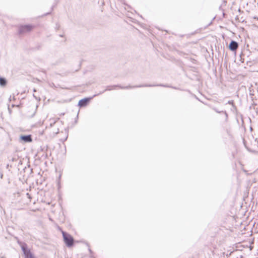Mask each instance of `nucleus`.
<instances>
[{
  "label": "nucleus",
  "mask_w": 258,
  "mask_h": 258,
  "mask_svg": "<svg viewBox=\"0 0 258 258\" xmlns=\"http://www.w3.org/2000/svg\"><path fill=\"white\" fill-rule=\"evenodd\" d=\"M24 258H36L31 250L28 248L26 244L21 246Z\"/></svg>",
  "instance_id": "f257e3e1"
},
{
  "label": "nucleus",
  "mask_w": 258,
  "mask_h": 258,
  "mask_svg": "<svg viewBox=\"0 0 258 258\" xmlns=\"http://www.w3.org/2000/svg\"><path fill=\"white\" fill-rule=\"evenodd\" d=\"M62 234L66 244L68 246H72L74 243V239L73 237L70 234H67L63 231H62Z\"/></svg>",
  "instance_id": "f03ea898"
},
{
  "label": "nucleus",
  "mask_w": 258,
  "mask_h": 258,
  "mask_svg": "<svg viewBox=\"0 0 258 258\" xmlns=\"http://www.w3.org/2000/svg\"><path fill=\"white\" fill-rule=\"evenodd\" d=\"M34 27L32 25H23L21 26L19 29L20 34L30 32Z\"/></svg>",
  "instance_id": "7ed1b4c3"
},
{
  "label": "nucleus",
  "mask_w": 258,
  "mask_h": 258,
  "mask_svg": "<svg viewBox=\"0 0 258 258\" xmlns=\"http://www.w3.org/2000/svg\"><path fill=\"white\" fill-rule=\"evenodd\" d=\"M90 100L89 98H84L79 101L78 105L80 107H84L87 105Z\"/></svg>",
  "instance_id": "20e7f679"
},
{
  "label": "nucleus",
  "mask_w": 258,
  "mask_h": 258,
  "mask_svg": "<svg viewBox=\"0 0 258 258\" xmlns=\"http://www.w3.org/2000/svg\"><path fill=\"white\" fill-rule=\"evenodd\" d=\"M238 47V45L237 43L234 41H232L231 42V43L229 44V49L232 51L236 50L237 49Z\"/></svg>",
  "instance_id": "39448f33"
},
{
  "label": "nucleus",
  "mask_w": 258,
  "mask_h": 258,
  "mask_svg": "<svg viewBox=\"0 0 258 258\" xmlns=\"http://www.w3.org/2000/svg\"><path fill=\"white\" fill-rule=\"evenodd\" d=\"M20 138L25 142H31L32 141L31 135L22 136H21Z\"/></svg>",
  "instance_id": "423d86ee"
},
{
  "label": "nucleus",
  "mask_w": 258,
  "mask_h": 258,
  "mask_svg": "<svg viewBox=\"0 0 258 258\" xmlns=\"http://www.w3.org/2000/svg\"><path fill=\"white\" fill-rule=\"evenodd\" d=\"M7 84V81L5 79L3 78H0V85L2 86H5Z\"/></svg>",
  "instance_id": "0eeeda50"
},
{
  "label": "nucleus",
  "mask_w": 258,
  "mask_h": 258,
  "mask_svg": "<svg viewBox=\"0 0 258 258\" xmlns=\"http://www.w3.org/2000/svg\"><path fill=\"white\" fill-rule=\"evenodd\" d=\"M59 119V118H52L50 119V120L52 121L53 124H54Z\"/></svg>",
  "instance_id": "6e6552de"
}]
</instances>
